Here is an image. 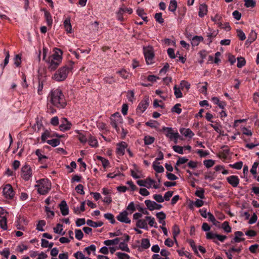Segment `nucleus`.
<instances>
[{
    "instance_id": "obj_62",
    "label": "nucleus",
    "mask_w": 259,
    "mask_h": 259,
    "mask_svg": "<svg viewBox=\"0 0 259 259\" xmlns=\"http://www.w3.org/2000/svg\"><path fill=\"white\" fill-rule=\"evenodd\" d=\"M78 140L80 141L81 143H86L88 140V135L85 136L81 134H80L78 136Z\"/></svg>"
},
{
    "instance_id": "obj_4",
    "label": "nucleus",
    "mask_w": 259,
    "mask_h": 259,
    "mask_svg": "<svg viewBox=\"0 0 259 259\" xmlns=\"http://www.w3.org/2000/svg\"><path fill=\"white\" fill-rule=\"evenodd\" d=\"M37 185L35 187H38L37 191L41 195H45L51 189V184L47 179H41L39 180Z\"/></svg>"
},
{
    "instance_id": "obj_56",
    "label": "nucleus",
    "mask_w": 259,
    "mask_h": 259,
    "mask_svg": "<svg viewBox=\"0 0 259 259\" xmlns=\"http://www.w3.org/2000/svg\"><path fill=\"white\" fill-rule=\"evenodd\" d=\"M246 7H253L255 5L254 0H244Z\"/></svg>"
},
{
    "instance_id": "obj_5",
    "label": "nucleus",
    "mask_w": 259,
    "mask_h": 259,
    "mask_svg": "<svg viewBox=\"0 0 259 259\" xmlns=\"http://www.w3.org/2000/svg\"><path fill=\"white\" fill-rule=\"evenodd\" d=\"M144 54L146 63L148 65L153 63V58L154 57L153 50L151 47L144 48L143 49Z\"/></svg>"
},
{
    "instance_id": "obj_34",
    "label": "nucleus",
    "mask_w": 259,
    "mask_h": 259,
    "mask_svg": "<svg viewBox=\"0 0 259 259\" xmlns=\"http://www.w3.org/2000/svg\"><path fill=\"white\" fill-rule=\"evenodd\" d=\"M0 227L4 230H7V222L6 217H3L0 220Z\"/></svg>"
},
{
    "instance_id": "obj_20",
    "label": "nucleus",
    "mask_w": 259,
    "mask_h": 259,
    "mask_svg": "<svg viewBox=\"0 0 259 259\" xmlns=\"http://www.w3.org/2000/svg\"><path fill=\"white\" fill-rule=\"evenodd\" d=\"M126 146V144L125 142H121V143L118 144L116 149L117 154L119 155H123L125 152V149Z\"/></svg>"
},
{
    "instance_id": "obj_17",
    "label": "nucleus",
    "mask_w": 259,
    "mask_h": 259,
    "mask_svg": "<svg viewBox=\"0 0 259 259\" xmlns=\"http://www.w3.org/2000/svg\"><path fill=\"white\" fill-rule=\"evenodd\" d=\"M61 214L65 216L69 213V208L65 200H62L59 205Z\"/></svg>"
},
{
    "instance_id": "obj_55",
    "label": "nucleus",
    "mask_w": 259,
    "mask_h": 259,
    "mask_svg": "<svg viewBox=\"0 0 259 259\" xmlns=\"http://www.w3.org/2000/svg\"><path fill=\"white\" fill-rule=\"evenodd\" d=\"M153 198L158 203H161L164 201V198L161 194H154L153 196Z\"/></svg>"
},
{
    "instance_id": "obj_14",
    "label": "nucleus",
    "mask_w": 259,
    "mask_h": 259,
    "mask_svg": "<svg viewBox=\"0 0 259 259\" xmlns=\"http://www.w3.org/2000/svg\"><path fill=\"white\" fill-rule=\"evenodd\" d=\"M149 105L148 99L142 100L137 108L136 111L137 113L142 114L147 108Z\"/></svg>"
},
{
    "instance_id": "obj_44",
    "label": "nucleus",
    "mask_w": 259,
    "mask_h": 259,
    "mask_svg": "<svg viewBox=\"0 0 259 259\" xmlns=\"http://www.w3.org/2000/svg\"><path fill=\"white\" fill-rule=\"evenodd\" d=\"M222 228L223 229L225 232L227 233H230L231 232V228L229 225L228 222L225 221L222 224Z\"/></svg>"
},
{
    "instance_id": "obj_29",
    "label": "nucleus",
    "mask_w": 259,
    "mask_h": 259,
    "mask_svg": "<svg viewBox=\"0 0 259 259\" xmlns=\"http://www.w3.org/2000/svg\"><path fill=\"white\" fill-rule=\"evenodd\" d=\"M133 12V10L131 8H127L123 7L120 8L118 11V14L120 15H123L125 14L131 15Z\"/></svg>"
},
{
    "instance_id": "obj_45",
    "label": "nucleus",
    "mask_w": 259,
    "mask_h": 259,
    "mask_svg": "<svg viewBox=\"0 0 259 259\" xmlns=\"http://www.w3.org/2000/svg\"><path fill=\"white\" fill-rule=\"evenodd\" d=\"M136 207L135 206L134 202H131L126 207L127 211H128V214H132L136 210Z\"/></svg>"
},
{
    "instance_id": "obj_18",
    "label": "nucleus",
    "mask_w": 259,
    "mask_h": 259,
    "mask_svg": "<svg viewBox=\"0 0 259 259\" xmlns=\"http://www.w3.org/2000/svg\"><path fill=\"white\" fill-rule=\"evenodd\" d=\"M235 237L231 240V242L233 243L240 242L241 241H244L245 239L244 238H241V237L243 235V233L241 231H236L234 233Z\"/></svg>"
},
{
    "instance_id": "obj_54",
    "label": "nucleus",
    "mask_w": 259,
    "mask_h": 259,
    "mask_svg": "<svg viewBox=\"0 0 259 259\" xmlns=\"http://www.w3.org/2000/svg\"><path fill=\"white\" fill-rule=\"evenodd\" d=\"M116 255L119 259H130L129 255L125 253L118 252L116 253Z\"/></svg>"
},
{
    "instance_id": "obj_47",
    "label": "nucleus",
    "mask_w": 259,
    "mask_h": 259,
    "mask_svg": "<svg viewBox=\"0 0 259 259\" xmlns=\"http://www.w3.org/2000/svg\"><path fill=\"white\" fill-rule=\"evenodd\" d=\"M245 60L243 57H239L237 58V66L238 68H242L245 65Z\"/></svg>"
},
{
    "instance_id": "obj_53",
    "label": "nucleus",
    "mask_w": 259,
    "mask_h": 259,
    "mask_svg": "<svg viewBox=\"0 0 259 259\" xmlns=\"http://www.w3.org/2000/svg\"><path fill=\"white\" fill-rule=\"evenodd\" d=\"M173 150L177 153H178L181 154H184V148L183 147L175 145L172 147Z\"/></svg>"
},
{
    "instance_id": "obj_19",
    "label": "nucleus",
    "mask_w": 259,
    "mask_h": 259,
    "mask_svg": "<svg viewBox=\"0 0 259 259\" xmlns=\"http://www.w3.org/2000/svg\"><path fill=\"white\" fill-rule=\"evenodd\" d=\"M180 132L185 137L192 138L194 135V133L190 128H181L180 130Z\"/></svg>"
},
{
    "instance_id": "obj_26",
    "label": "nucleus",
    "mask_w": 259,
    "mask_h": 259,
    "mask_svg": "<svg viewBox=\"0 0 259 259\" xmlns=\"http://www.w3.org/2000/svg\"><path fill=\"white\" fill-rule=\"evenodd\" d=\"M86 223L88 226L93 228L99 227L103 225V223L101 221L95 222L91 220H88Z\"/></svg>"
},
{
    "instance_id": "obj_30",
    "label": "nucleus",
    "mask_w": 259,
    "mask_h": 259,
    "mask_svg": "<svg viewBox=\"0 0 259 259\" xmlns=\"http://www.w3.org/2000/svg\"><path fill=\"white\" fill-rule=\"evenodd\" d=\"M156 164H159V162H157L154 161L152 164L153 169L158 173H161L164 171V168L162 165H157Z\"/></svg>"
},
{
    "instance_id": "obj_58",
    "label": "nucleus",
    "mask_w": 259,
    "mask_h": 259,
    "mask_svg": "<svg viewBox=\"0 0 259 259\" xmlns=\"http://www.w3.org/2000/svg\"><path fill=\"white\" fill-rule=\"evenodd\" d=\"M96 249V247L95 245H91L90 246L85 247L84 248V251H86L89 255L91 254V252L92 251H95Z\"/></svg>"
},
{
    "instance_id": "obj_27",
    "label": "nucleus",
    "mask_w": 259,
    "mask_h": 259,
    "mask_svg": "<svg viewBox=\"0 0 259 259\" xmlns=\"http://www.w3.org/2000/svg\"><path fill=\"white\" fill-rule=\"evenodd\" d=\"M199 10V16H204L207 14V7L205 4H201Z\"/></svg>"
},
{
    "instance_id": "obj_31",
    "label": "nucleus",
    "mask_w": 259,
    "mask_h": 259,
    "mask_svg": "<svg viewBox=\"0 0 259 259\" xmlns=\"http://www.w3.org/2000/svg\"><path fill=\"white\" fill-rule=\"evenodd\" d=\"M120 242V239H117V238L112 240H106L104 241V244L107 246H110L112 245H117Z\"/></svg>"
},
{
    "instance_id": "obj_42",
    "label": "nucleus",
    "mask_w": 259,
    "mask_h": 259,
    "mask_svg": "<svg viewBox=\"0 0 259 259\" xmlns=\"http://www.w3.org/2000/svg\"><path fill=\"white\" fill-rule=\"evenodd\" d=\"M104 217L107 220L110 221V223L112 224L115 223L116 221L114 219V217L113 214L111 213H107L104 214Z\"/></svg>"
},
{
    "instance_id": "obj_63",
    "label": "nucleus",
    "mask_w": 259,
    "mask_h": 259,
    "mask_svg": "<svg viewBox=\"0 0 259 259\" xmlns=\"http://www.w3.org/2000/svg\"><path fill=\"white\" fill-rule=\"evenodd\" d=\"M75 190H76V192L79 194H80L81 195H83L84 194V192L83 190V186L81 184L78 185L76 187Z\"/></svg>"
},
{
    "instance_id": "obj_22",
    "label": "nucleus",
    "mask_w": 259,
    "mask_h": 259,
    "mask_svg": "<svg viewBox=\"0 0 259 259\" xmlns=\"http://www.w3.org/2000/svg\"><path fill=\"white\" fill-rule=\"evenodd\" d=\"M88 143L89 145L93 147H96L98 146V143L97 140L94 137L92 136L90 134H88Z\"/></svg>"
},
{
    "instance_id": "obj_51",
    "label": "nucleus",
    "mask_w": 259,
    "mask_h": 259,
    "mask_svg": "<svg viewBox=\"0 0 259 259\" xmlns=\"http://www.w3.org/2000/svg\"><path fill=\"white\" fill-rule=\"evenodd\" d=\"M172 230H173V237L175 239V241L176 242H177V240H176V238L178 236V235L179 234L180 231L179 227L177 225L174 226Z\"/></svg>"
},
{
    "instance_id": "obj_49",
    "label": "nucleus",
    "mask_w": 259,
    "mask_h": 259,
    "mask_svg": "<svg viewBox=\"0 0 259 259\" xmlns=\"http://www.w3.org/2000/svg\"><path fill=\"white\" fill-rule=\"evenodd\" d=\"M203 164L207 168H210L214 164V161L212 159H207L203 161Z\"/></svg>"
},
{
    "instance_id": "obj_46",
    "label": "nucleus",
    "mask_w": 259,
    "mask_h": 259,
    "mask_svg": "<svg viewBox=\"0 0 259 259\" xmlns=\"http://www.w3.org/2000/svg\"><path fill=\"white\" fill-rule=\"evenodd\" d=\"M46 225V222L45 220H40L38 221V224L37 225L36 227V230H37L39 231H44V229L43 228V227H44Z\"/></svg>"
},
{
    "instance_id": "obj_60",
    "label": "nucleus",
    "mask_w": 259,
    "mask_h": 259,
    "mask_svg": "<svg viewBox=\"0 0 259 259\" xmlns=\"http://www.w3.org/2000/svg\"><path fill=\"white\" fill-rule=\"evenodd\" d=\"M169 67V64L167 63H166L164 66L163 67V68L160 70L159 74L161 75L165 74L167 71L168 70Z\"/></svg>"
},
{
    "instance_id": "obj_59",
    "label": "nucleus",
    "mask_w": 259,
    "mask_h": 259,
    "mask_svg": "<svg viewBox=\"0 0 259 259\" xmlns=\"http://www.w3.org/2000/svg\"><path fill=\"white\" fill-rule=\"evenodd\" d=\"M21 216L18 218L17 221L16 222V226L18 230H24V227L23 226L21 225Z\"/></svg>"
},
{
    "instance_id": "obj_10",
    "label": "nucleus",
    "mask_w": 259,
    "mask_h": 259,
    "mask_svg": "<svg viewBox=\"0 0 259 259\" xmlns=\"http://www.w3.org/2000/svg\"><path fill=\"white\" fill-rule=\"evenodd\" d=\"M72 126V123L69 121L66 118L61 119V124L59 125V129L62 132L69 130Z\"/></svg>"
},
{
    "instance_id": "obj_8",
    "label": "nucleus",
    "mask_w": 259,
    "mask_h": 259,
    "mask_svg": "<svg viewBox=\"0 0 259 259\" xmlns=\"http://www.w3.org/2000/svg\"><path fill=\"white\" fill-rule=\"evenodd\" d=\"M3 195L7 199H12L15 195L12 186L7 184L3 188Z\"/></svg>"
},
{
    "instance_id": "obj_50",
    "label": "nucleus",
    "mask_w": 259,
    "mask_h": 259,
    "mask_svg": "<svg viewBox=\"0 0 259 259\" xmlns=\"http://www.w3.org/2000/svg\"><path fill=\"white\" fill-rule=\"evenodd\" d=\"M75 238L78 240H81L82 238H83V234L81 230L75 229Z\"/></svg>"
},
{
    "instance_id": "obj_9",
    "label": "nucleus",
    "mask_w": 259,
    "mask_h": 259,
    "mask_svg": "<svg viewBox=\"0 0 259 259\" xmlns=\"http://www.w3.org/2000/svg\"><path fill=\"white\" fill-rule=\"evenodd\" d=\"M32 176L31 167L28 165H25L21 169V177L25 181H28Z\"/></svg>"
},
{
    "instance_id": "obj_41",
    "label": "nucleus",
    "mask_w": 259,
    "mask_h": 259,
    "mask_svg": "<svg viewBox=\"0 0 259 259\" xmlns=\"http://www.w3.org/2000/svg\"><path fill=\"white\" fill-rule=\"evenodd\" d=\"M154 138L150 136H146L144 137V141L145 145H150L154 141Z\"/></svg>"
},
{
    "instance_id": "obj_1",
    "label": "nucleus",
    "mask_w": 259,
    "mask_h": 259,
    "mask_svg": "<svg viewBox=\"0 0 259 259\" xmlns=\"http://www.w3.org/2000/svg\"><path fill=\"white\" fill-rule=\"evenodd\" d=\"M47 99L50 103L59 109H63L67 105L65 96L59 89L52 90L50 92Z\"/></svg>"
},
{
    "instance_id": "obj_33",
    "label": "nucleus",
    "mask_w": 259,
    "mask_h": 259,
    "mask_svg": "<svg viewBox=\"0 0 259 259\" xmlns=\"http://www.w3.org/2000/svg\"><path fill=\"white\" fill-rule=\"evenodd\" d=\"M145 219L147 221H148V224L150 227H154L155 228H157V225L155 222L154 218L150 216H147L145 217Z\"/></svg>"
},
{
    "instance_id": "obj_40",
    "label": "nucleus",
    "mask_w": 259,
    "mask_h": 259,
    "mask_svg": "<svg viewBox=\"0 0 259 259\" xmlns=\"http://www.w3.org/2000/svg\"><path fill=\"white\" fill-rule=\"evenodd\" d=\"M97 158L102 162V165L105 168L109 166V162L108 159L100 156H97Z\"/></svg>"
},
{
    "instance_id": "obj_12",
    "label": "nucleus",
    "mask_w": 259,
    "mask_h": 259,
    "mask_svg": "<svg viewBox=\"0 0 259 259\" xmlns=\"http://www.w3.org/2000/svg\"><path fill=\"white\" fill-rule=\"evenodd\" d=\"M128 214V212L127 211V210H123L119 213V214L117 216L116 218L118 221L121 223L130 224L131 221L127 217Z\"/></svg>"
},
{
    "instance_id": "obj_38",
    "label": "nucleus",
    "mask_w": 259,
    "mask_h": 259,
    "mask_svg": "<svg viewBox=\"0 0 259 259\" xmlns=\"http://www.w3.org/2000/svg\"><path fill=\"white\" fill-rule=\"evenodd\" d=\"M174 94L177 98H180L183 97V94L180 89L177 87V85H175L174 87Z\"/></svg>"
},
{
    "instance_id": "obj_61",
    "label": "nucleus",
    "mask_w": 259,
    "mask_h": 259,
    "mask_svg": "<svg viewBox=\"0 0 259 259\" xmlns=\"http://www.w3.org/2000/svg\"><path fill=\"white\" fill-rule=\"evenodd\" d=\"M189 243L191 247H192V248L195 252V253L196 254H198V250L197 249V246L195 244V242H194V241L193 240L190 239L189 240Z\"/></svg>"
},
{
    "instance_id": "obj_52",
    "label": "nucleus",
    "mask_w": 259,
    "mask_h": 259,
    "mask_svg": "<svg viewBox=\"0 0 259 259\" xmlns=\"http://www.w3.org/2000/svg\"><path fill=\"white\" fill-rule=\"evenodd\" d=\"M204 193V189L202 188H200L199 190H197L195 192V194L196 195V196L200 198L201 199H203L205 197Z\"/></svg>"
},
{
    "instance_id": "obj_35",
    "label": "nucleus",
    "mask_w": 259,
    "mask_h": 259,
    "mask_svg": "<svg viewBox=\"0 0 259 259\" xmlns=\"http://www.w3.org/2000/svg\"><path fill=\"white\" fill-rule=\"evenodd\" d=\"M46 142L52 147H56L60 144V140L58 139H53L46 141Z\"/></svg>"
},
{
    "instance_id": "obj_32",
    "label": "nucleus",
    "mask_w": 259,
    "mask_h": 259,
    "mask_svg": "<svg viewBox=\"0 0 259 259\" xmlns=\"http://www.w3.org/2000/svg\"><path fill=\"white\" fill-rule=\"evenodd\" d=\"M63 225L61 224H58L56 225V227L54 228V232L56 234H59L62 235H64L65 234V232H62Z\"/></svg>"
},
{
    "instance_id": "obj_6",
    "label": "nucleus",
    "mask_w": 259,
    "mask_h": 259,
    "mask_svg": "<svg viewBox=\"0 0 259 259\" xmlns=\"http://www.w3.org/2000/svg\"><path fill=\"white\" fill-rule=\"evenodd\" d=\"M122 123V118L118 112L114 113L111 117V124L115 128L116 131H119L118 124Z\"/></svg>"
},
{
    "instance_id": "obj_39",
    "label": "nucleus",
    "mask_w": 259,
    "mask_h": 259,
    "mask_svg": "<svg viewBox=\"0 0 259 259\" xmlns=\"http://www.w3.org/2000/svg\"><path fill=\"white\" fill-rule=\"evenodd\" d=\"M258 166V162H255L253 163L252 167L250 169V172L253 175L254 178H256V169L257 168V166Z\"/></svg>"
},
{
    "instance_id": "obj_23",
    "label": "nucleus",
    "mask_w": 259,
    "mask_h": 259,
    "mask_svg": "<svg viewBox=\"0 0 259 259\" xmlns=\"http://www.w3.org/2000/svg\"><path fill=\"white\" fill-rule=\"evenodd\" d=\"M156 218L158 219V222L161 224L162 225H165V222L164 219L166 218L165 214L163 211L157 212L156 214Z\"/></svg>"
},
{
    "instance_id": "obj_43",
    "label": "nucleus",
    "mask_w": 259,
    "mask_h": 259,
    "mask_svg": "<svg viewBox=\"0 0 259 259\" xmlns=\"http://www.w3.org/2000/svg\"><path fill=\"white\" fill-rule=\"evenodd\" d=\"M181 106V104L178 103L176 104L172 108L171 112L176 113L177 114H180L182 112V109L180 108Z\"/></svg>"
},
{
    "instance_id": "obj_36",
    "label": "nucleus",
    "mask_w": 259,
    "mask_h": 259,
    "mask_svg": "<svg viewBox=\"0 0 259 259\" xmlns=\"http://www.w3.org/2000/svg\"><path fill=\"white\" fill-rule=\"evenodd\" d=\"M150 246V243L149 239L144 238L141 240V247L143 249H147Z\"/></svg>"
},
{
    "instance_id": "obj_7",
    "label": "nucleus",
    "mask_w": 259,
    "mask_h": 259,
    "mask_svg": "<svg viewBox=\"0 0 259 259\" xmlns=\"http://www.w3.org/2000/svg\"><path fill=\"white\" fill-rule=\"evenodd\" d=\"M162 130L165 132V136L170 140H175V142L177 143V140L179 137V134L178 132L174 133L171 127L163 126Z\"/></svg>"
},
{
    "instance_id": "obj_2",
    "label": "nucleus",
    "mask_w": 259,
    "mask_h": 259,
    "mask_svg": "<svg viewBox=\"0 0 259 259\" xmlns=\"http://www.w3.org/2000/svg\"><path fill=\"white\" fill-rule=\"evenodd\" d=\"M62 52L60 50H58V52H55L51 55L46 62L48 63V69L51 71H54L56 69L62 61Z\"/></svg>"
},
{
    "instance_id": "obj_64",
    "label": "nucleus",
    "mask_w": 259,
    "mask_h": 259,
    "mask_svg": "<svg viewBox=\"0 0 259 259\" xmlns=\"http://www.w3.org/2000/svg\"><path fill=\"white\" fill-rule=\"evenodd\" d=\"M74 256L76 259H85L87 257H85L82 252L77 251L74 254Z\"/></svg>"
},
{
    "instance_id": "obj_16",
    "label": "nucleus",
    "mask_w": 259,
    "mask_h": 259,
    "mask_svg": "<svg viewBox=\"0 0 259 259\" xmlns=\"http://www.w3.org/2000/svg\"><path fill=\"white\" fill-rule=\"evenodd\" d=\"M227 181L233 187H237L239 183V179L237 176L234 175L228 177Z\"/></svg>"
},
{
    "instance_id": "obj_13",
    "label": "nucleus",
    "mask_w": 259,
    "mask_h": 259,
    "mask_svg": "<svg viewBox=\"0 0 259 259\" xmlns=\"http://www.w3.org/2000/svg\"><path fill=\"white\" fill-rule=\"evenodd\" d=\"M145 203L149 210L152 211L153 210H159L162 208V205L157 204L155 201L150 200H146Z\"/></svg>"
},
{
    "instance_id": "obj_37",
    "label": "nucleus",
    "mask_w": 259,
    "mask_h": 259,
    "mask_svg": "<svg viewBox=\"0 0 259 259\" xmlns=\"http://www.w3.org/2000/svg\"><path fill=\"white\" fill-rule=\"evenodd\" d=\"M177 8V2L176 0L170 1L168 9L170 11L174 12Z\"/></svg>"
},
{
    "instance_id": "obj_24",
    "label": "nucleus",
    "mask_w": 259,
    "mask_h": 259,
    "mask_svg": "<svg viewBox=\"0 0 259 259\" xmlns=\"http://www.w3.org/2000/svg\"><path fill=\"white\" fill-rule=\"evenodd\" d=\"M203 37L201 36L195 35L192 38L191 45L193 46H197L199 43L203 41Z\"/></svg>"
},
{
    "instance_id": "obj_15",
    "label": "nucleus",
    "mask_w": 259,
    "mask_h": 259,
    "mask_svg": "<svg viewBox=\"0 0 259 259\" xmlns=\"http://www.w3.org/2000/svg\"><path fill=\"white\" fill-rule=\"evenodd\" d=\"M155 181L148 178L146 180H138L137 182V184L140 186H143L150 188L153 184L155 183Z\"/></svg>"
},
{
    "instance_id": "obj_25",
    "label": "nucleus",
    "mask_w": 259,
    "mask_h": 259,
    "mask_svg": "<svg viewBox=\"0 0 259 259\" xmlns=\"http://www.w3.org/2000/svg\"><path fill=\"white\" fill-rule=\"evenodd\" d=\"M63 25L67 33H71L72 32V26L70 23V19H66L64 21Z\"/></svg>"
},
{
    "instance_id": "obj_3",
    "label": "nucleus",
    "mask_w": 259,
    "mask_h": 259,
    "mask_svg": "<svg viewBox=\"0 0 259 259\" xmlns=\"http://www.w3.org/2000/svg\"><path fill=\"white\" fill-rule=\"evenodd\" d=\"M71 69V67L67 66H63L54 74L52 78L57 81H63L66 78Z\"/></svg>"
},
{
    "instance_id": "obj_48",
    "label": "nucleus",
    "mask_w": 259,
    "mask_h": 259,
    "mask_svg": "<svg viewBox=\"0 0 259 259\" xmlns=\"http://www.w3.org/2000/svg\"><path fill=\"white\" fill-rule=\"evenodd\" d=\"M243 166V162L242 161H239L235 163L234 164H229L230 167L235 168L236 169H240Z\"/></svg>"
},
{
    "instance_id": "obj_21",
    "label": "nucleus",
    "mask_w": 259,
    "mask_h": 259,
    "mask_svg": "<svg viewBox=\"0 0 259 259\" xmlns=\"http://www.w3.org/2000/svg\"><path fill=\"white\" fill-rule=\"evenodd\" d=\"M146 221L145 218V219L138 220L136 222V226L141 229L148 230V228Z\"/></svg>"
},
{
    "instance_id": "obj_28",
    "label": "nucleus",
    "mask_w": 259,
    "mask_h": 259,
    "mask_svg": "<svg viewBox=\"0 0 259 259\" xmlns=\"http://www.w3.org/2000/svg\"><path fill=\"white\" fill-rule=\"evenodd\" d=\"M46 80L45 79H39L38 83L37 86V94L39 95H41L43 94V88L44 87V84L46 83Z\"/></svg>"
},
{
    "instance_id": "obj_57",
    "label": "nucleus",
    "mask_w": 259,
    "mask_h": 259,
    "mask_svg": "<svg viewBox=\"0 0 259 259\" xmlns=\"http://www.w3.org/2000/svg\"><path fill=\"white\" fill-rule=\"evenodd\" d=\"M188 161V159L186 157H179V159L176 162V165H179L185 163Z\"/></svg>"
},
{
    "instance_id": "obj_11",
    "label": "nucleus",
    "mask_w": 259,
    "mask_h": 259,
    "mask_svg": "<svg viewBox=\"0 0 259 259\" xmlns=\"http://www.w3.org/2000/svg\"><path fill=\"white\" fill-rule=\"evenodd\" d=\"M130 237L129 236V235L125 234H124L123 241L120 242L118 248L122 250V251L130 252V249L128 248V247L127 246V243L130 240Z\"/></svg>"
}]
</instances>
